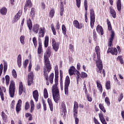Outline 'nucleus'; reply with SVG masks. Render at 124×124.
<instances>
[{
    "instance_id": "338daca9",
    "label": "nucleus",
    "mask_w": 124,
    "mask_h": 124,
    "mask_svg": "<svg viewBox=\"0 0 124 124\" xmlns=\"http://www.w3.org/2000/svg\"><path fill=\"white\" fill-rule=\"evenodd\" d=\"M7 70V64L6 63H4L3 73H5L6 72Z\"/></svg>"
},
{
    "instance_id": "4be33fe9",
    "label": "nucleus",
    "mask_w": 124,
    "mask_h": 124,
    "mask_svg": "<svg viewBox=\"0 0 124 124\" xmlns=\"http://www.w3.org/2000/svg\"><path fill=\"white\" fill-rule=\"evenodd\" d=\"M17 63L18 67L22 66V56L21 54H19L17 56Z\"/></svg>"
},
{
    "instance_id": "f3484780",
    "label": "nucleus",
    "mask_w": 124,
    "mask_h": 124,
    "mask_svg": "<svg viewBox=\"0 0 124 124\" xmlns=\"http://www.w3.org/2000/svg\"><path fill=\"white\" fill-rule=\"evenodd\" d=\"M61 109L63 113V117L66 115L67 111L66 110V106H65V102L64 101L62 102L61 104Z\"/></svg>"
},
{
    "instance_id": "680f3d73",
    "label": "nucleus",
    "mask_w": 124,
    "mask_h": 124,
    "mask_svg": "<svg viewBox=\"0 0 124 124\" xmlns=\"http://www.w3.org/2000/svg\"><path fill=\"white\" fill-rule=\"evenodd\" d=\"M76 3L77 6L79 8L81 6V0H76Z\"/></svg>"
},
{
    "instance_id": "5701e85b",
    "label": "nucleus",
    "mask_w": 124,
    "mask_h": 124,
    "mask_svg": "<svg viewBox=\"0 0 124 124\" xmlns=\"http://www.w3.org/2000/svg\"><path fill=\"white\" fill-rule=\"evenodd\" d=\"M47 103H48L50 111L53 112V111H54V106H53V102H52V100H51L50 98H48Z\"/></svg>"
},
{
    "instance_id": "393cba45",
    "label": "nucleus",
    "mask_w": 124,
    "mask_h": 124,
    "mask_svg": "<svg viewBox=\"0 0 124 124\" xmlns=\"http://www.w3.org/2000/svg\"><path fill=\"white\" fill-rule=\"evenodd\" d=\"M55 83H59V70H55Z\"/></svg>"
},
{
    "instance_id": "e433bc0d",
    "label": "nucleus",
    "mask_w": 124,
    "mask_h": 124,
    "mask_svg": "<svg viewBox=\"0 0 124 124\" xmlns=\"http://www.w3.org/2000/svg\"><path fill=\"white\" fill-rule=\"evenodd\" d=\"M106 88L107 90H110L111 89V82H110V80H108L106 81Z\"/></svg>"
},
{
    "instance_id": "0eeeda50",
    "label": "nucleus",
    "mask_w": 124,
    "mask_h": 124,
    "mask_svg": "<svg viewBox=\"0 0 124 124\" xmlns=\"http://www.w3.org/2000/svg\"><path fill=\"white\" fill-rule=\"evenodd\" d=\"M9 93L10 97L13 98L15 95V82H14V80H11L10 81Z\"/></svg>"
},
{
    "instance_id": "6e6552de",
    "label": "nucleus",
    "mask_w": 124,
    "mask_h": 124,
    "mask_svg": "<svg viewBox=\"0 0 124 124\" xmlns=\"http://www.w3.org/2000/svg\"><path fill=\"white\" fill-rule=\"evenodd\" d=\"M95 22V14L93 9L90 10V26L91 29H93Z\"/></svg>"
},
{
    "instance_id": "de8ad7c7",
    "label": "nucleus",
    "mask_w": 124,
    "mask_h": 124,
    "mask_svg": "<svg viewBox=\"0 0 124 124\" xmlns=\"http://www.w3.org/2000/svg\"><path fill=\"white\" fill-rule=\"evenodd\" d=\"M78 108L79 106H78V103L77 102H74L73 110L78 111Z\"/></svg>"
},
{
    "instance_id": "49530a36",
    "label": "nucleus",
    "mask_w": 124,
    "mask_h": 124,
    "mask_svg": "<svg viewBox=\"0 0 124 124\" xmlns=\"http://www.w3.org/2000/svg\"><path fill=\"white\" fill-rule=\"evenodd\" d=\"M62 32L64 35L66 34V28L65 27V25L64 24L62 25Z\"/></svg>"
},
{
    "instance_id": "69168bd1",
    "label": "nucleus",
    "mask_w": 124,
    "mask_h": 124,
    "mask_svg": "<svg viewBox=\"0 0 124 124\" xmlns=\"http://www.w3.org/2000/svg\"><path fill=\"white\" fill-rule=\"evenodd\" d=\"M28 63H29V60H26L24 62V63H23V66L24 68H26V67L28 66Z\"/></svg>"
},
{
    "instance_id": "09e8293b",
    "label": "nucleus",
    "mask_w": 124,
    "mask_h": 124,
    "mask_svg": "<svg viewBox=\"0 0 124 124\" xmlns=\"http://www.w3.org/2000/svg\"><path fill=\"white\" fill-rule=\"evenodd\" d=\"M54 15H55V10L54 9H52L49 13V16L51 18H53Z\"/></svg>"
},
{
    "instance_id": "dca6fc26",
    "label": "nucleus",
    "mask_w": 124,
    "mask_h": 124,
    "mask_svg": "<svg viewBox=\"0 0 124 124\" xmlns=\"http://www.w3.org/2000/svg\"><path fill=\"white\" fill-rule=\"evenodd\" d=\"M38 42L39 44L38 48V54L40 55V54L42 52V40H41V38H38Z\"/></svg>"
},
{
    "instance_id": "20e7f679",
    "label": "nucleus",
    "mask_w": 124,
    "mask_h": 124,
    "mask_svg": "<svg viewBox=\"0 0 124 124\" xmlns=\"http://www.w3.org/2000/svg\"><path fill=\"white\" fill-rule=\"evenodd\" d=\"M27 23L28 27L30 31L32 30V31L35 32V33H38V31H39V29L40 28L39 24H35L33 26L32 28V22H31V18L27 20Z\"/></svg>"
},
{
    "instance_id": "a878e982",
    "label": "nucleus",
    "mask_w": 124,
    "mask_h": 124,
    "mask_svg": "<svg viewBox=\"0 0 124 124\" xmlns=\"http://www.w3.org/2000/svg\"><path fill=\"white\" fill-rule=\"evenodd\" d=\"M75 72H76V69L74 66H72L69 70V74L71 76L74 74Z\"/></svg>"
},
{
    "instance_id": "8fccbe9b",
    "label": "nucleus",
    "mask_w": 124,
    "mask_h": 124,
    "mask_svg": "<svg viewBox=\"0 0 124 124\" xmlns=\"http://www.w3.org/2000/svg\"><path fill=\"white\" fill-rule=\"evenodd\" d=\"M105 101L108 106H110L111 103L110 102V99H109V97H106L105 98Z\"/></svg>"
},
{
    "instance_id": "052dcab7",
    "label": "nucleus",
    "mask_w": 124,
    "mask_h": 124,
    "mask_svg": "<svg viewBox=\"0 0 124 124\" xmlns=\"http://www.w3.org/2000/svg\"><path fill=\"white\" fill-rule=\"evenodd\" d=\"M74 112V118H77L78 116V110H73Z\"/></svg>"
},
{
    "instance_id": "13d9d810",
    "label": "nucleus",
    "mask_w": 124,
    "mask_h": 124,
    "mask_svg": "<svg viewBox=\"0 0 124 124\" xmlns=\"http://www.w3.org/2000/svg\"><path fill=\"white\" fill-rule=\"evenodd\" d=\"M84 3L85 11H88V0H85Z\"/></svg>"
},
{
    "instance_id": "5fc2aeb1",
    "label": "nucleus",
    "mask_w": 124,
    "mask_h": 124,
    "mask_svg": "<svg viewBox=\"0 0 124 124\" xmlns=\"http://www.w3.org/2000/svg\"><path fill=\"white\" fill-rule=\"evenodd\" d=\"M42 103L44 107V111H46L47 110V105H46V103H45V100L44 99H42Z\"/></svg>"
},
{
    "instance_id": "37998d69",
    "label": "nucleus",
    "mask_w": 124,
    "mask_h": 124,
    "mask_svg": "<svg viewBox=\"0 0 124 124\" xmlns=\"http://www.w3.org/2000/svg\"><path fill=\"white\" fill-rule=\"evenodd\" d=\"M32 42L34 46V48H36V47H37V40H36V37H34L32 38Z\"/></svg>"
},
{
    "instance_id": "c03bdc74",
    "label": "nucleus",
    "mask_w": 124,
    "mask_h": 124,
    "mask_svg": "<svg viewBox=\"0 0 124 124\" xmlns=\"http://www.w3.org/2000/svg\"><path fill=\"white\" fill-rule=\"evenodd\" d=\"M16 111L17 114H19L20 113V111L21 110H22V106H18L16 105Z\"/></svg>"
},
{
    "instance_id": "9d476101",
    "label": "nucleus",
    "mask_w": 124,
    "mask_h": 124,
    "mask_svg": "<svg viewBox=\"0 0 124 124\" xmlns=\"http://www.w3.org/2000/svg\"><path fill=\"white\" fill-rule=\"evenodd\" d=\"M52 49L54 50L55 52H58L60 49V42H57L56 39L54 38L52 39Z\"/></svg>"
},
{
    "instance_id": "ea45409f",
    "label": "nucleus",
    "mask_w": 124,
    "mask_h": 124,
    "mask_svg": "<svg viewBox=\"0 0 124 124\" xmlns=\"http://www.w3.org/2000/svg\"><path fill=\"white\" fill-rule=\"evenodd\" d=\"M5 81H6V86H8L9 85V82L10 81V77L8 75L5 76Z\"/></svg>"
},
{
    "instance_id": "c9c22d12",
    "label": "nucleus",
    "mask_w": 124,
    "mask_h": 124,
    "mask_svg": "<svg viewBox=\"0 0 124 124\" xmlns=\"http://www.w3.org/2000/svg\"><path fill=\"white\" fill-rule=\"evenodd\" d=\"M99 108L100 109V110H101V111H102L104 113H106V109H105L104 106H103V104H99Z\"/></svg>"
},
{
    "instance_id": "7ed1b4c3",
    "label": "nucleus",
    "mask_w": 124,
    "mask_h": 124,
    "mask_svg": "<svg viewBox=\"0 0 124 124\" xmlns=\"http://www.w3.org/2000/svg\"><path fill=\"white\" fill-rule=\"evenodd\" d=\"M107 23L108 25V31H111L110 37L109 38V41L108 43V47H112L113 46V40L115 38V31H112V25H111V22L108 19H107Z\"/></svg>"
},
{
    "instance_id": "72a5a7b5",
    "label": "nucleus",
    "mask_w": 124,
    "mask_h": 124,
    "mask_svg": "<svg viewBox=\"0 0 124 124\" xmlns=\"http://www.w3.org/2000/svg\"><path fill=\"white\" fill-rule=\"evenodd\" d=\"M0 12L2 15H6V13H7V9L5 7H3L0 10Z\"/></svg>"
},
{
    "instance_id": "79ce46f5",
    "label": "nucleus",
    "mask_w": 124,
    "mask_h": 124,
    "mask_svg": "<svg viewBox=\"0 0 124 124\" xmlns=\"http://www.w3.org/2000/svg\"><path fill=\"white\" fill-rule=\"evenodd\" d=\"M26 118H29V121H32V115L30 113H26L25 114Z\"/></svg>"
},
{
    "instance_id": "cd10ccee",
    "label": "nucleus",
    "mask_w": 124,
    "mask_h": 124,
    "mask_svg": "<svg viewBox=\"0 0 124 124\" xmlns=\"http://www.w3.org/2000/svg\"><path fill=\"white\" fill-rule=\"evenodd\" d=\"M109 10L110 14L112 15L113 18L115 19L116 17V11L113 9V7H111Z\"/></svg>"
},
{
    "instance_id": "6ab92c4d",
    "label": "nucleus",
    "mask_w": 124,
    "mask_h": 124,
    "mask_svg": "<svg viewBox=\"0 0 124 124\" xmlns=\"http://www.w3.org/2000/svg\"><path fill=\"white\" fill-rule=\"evenodd\" d=\"M22 16V11H19L18 13H17L15 16L14 19L13 20V23H16Z\"/></svg>"
},
{
    "instance_id": "3c124183",
    "label": "nucleus",
    "mask_w": 124,
    "mask_h": 124,
    "mask_svg": "<svg viewBox=\"0 0 124 124\" xmlns=\"http://www.w3.org/2000/svg\"><path fill=\"white\" fill-rule=\"evenodd\" d=\"M20 41L21 44H22L23 45L25 44V36L24 35L21 36Z\"/></svg>"
},
{
    "instance_id": "bf43d9fd",
    "label": "nucleus",
    "mask_w": 124,
    "mask_h": 124,
    "mask_svg": "<svg viewBox=\"0 0 124 124\" xmlns=\"http://www.w3.org/2000/svg\"><path fill=\"white\" fill-rule=\"evenodd\" d=\"M30 108V103L29 102H27L25 104V110H29Z\"/></svg>"
},
{
    "instance_id": "bb28decb",
    "label": "nucleus",
    "mask_w": 124,
    "mask_h": 124,
    "mask_svg": "<svg viewBox=\"0 0 124 124\" xmlns=\"http://www.w3.org/2000/svg\"><path fill=\"white\" fill-rule=\"evenodd\" d=\"M117 8L118 11H122V1L121 0H118L117 2Z\"/></svg>"
},
{
    "instance_id": "423d86ee",
    "label": "nucleus",
    "mask_w": 124,
    "mask_h": 124,
    "mask_svg": "<svg viewBox=\"0 0 124 124\" xmlns=\"http://www.w3.org/2000/svg\"><path fill=\"white\" fill-rule=\"evenodd\" d=\"M46 67L44 68V76L46 78V81L49 80V76L48 74L52 69V66L51 64L45 63Z\"/></svg>"
},
{
    "instance_id": "f257e3e1",
    "label": "nucleus",
    "mask_w": 124,
    "mask_h": 124,
    "mask_svg": "<svg viewBox=\"0 0 124 124\" xmlns=\"http://www.w3.org/2000/svg\"><path fill=\"white\" fill-rule=\"evenodd\" d=\"M95 51L97 55V59L98 61L96 62V66L97 68L96 69V71L97 73H101L102 69H103V65L102 64V62L100 60V47L99 46H97L95 47Z\"/></svg>"
},
{
    "instance_id": "f8f14e48",
    "label": "nucleus",
    "mask_w": 124,
    "mask_h": 124,
    "mask_svg": "<svg viewBox=\"0 0 124 124\" xmlns=\"http://www.w3.org/2000/svg\"><path fill=\"white\" fill-rule=\"evenodd\" d=\"M33 81V72H31L28 75V85L31 86Z\"/></svg>"
},
{
    "instance_id": "e2e57ef3",
    "label": "nucleus",
    "mask_w": 124,
    "mask_h": 124,
    "mask_svg": "<svg viewBox=\"0 0 124 124\" xmlns=\"http://www.w3.org/2000/svg\"><path fill=\"white\" fill-rule=\"evenodd\" d=\"M11 108L12 109H14L15 108V100H13L11 104Z\"/></svg>"
},
{
    "instance_id": "0e129e2a",
    "label": "nucleus",
    "mask_w": 124,
    "mask_h": 124,
    "mask_svg": "<svg viewBox=\"0 0 124 124\" xmlns=\"http://www.w3.org/2000/svg\"><path fill=\"white\" fill-rule=\"evenodd\" d=\"M87 100L90 102H92V101H93V98L90 96V95H89L88 94H87Z\"/></svg>"
},
{
    "instance_id": "ddd939ff",
    "label": "nucleus",
    "mask_w": 124,
    "mask_h": 124,
    "mask_svg": "<svg viewBox=\"0 0 124 124\" xmlns=\"http://www.w3.org/2000/svg\"><path fill=\"white\" fill-rule=\"evenodd\" d=\"M108 54L111 53V55L117 56L118 55V49L115 47H109L107 50Z\"/></svg>"
},
{
    "instance_id": "6e6d98bb",
    "label": "nucleus",
    "mask_w": 124,
    "mask_h": 124,
    "mask_svg": "<svg viewBox=\"0 0 124 124\" xmlns=\"http://www.w3.org/2000/svg\"><path fill=\"white\" fill-rule=\"evenodd\" d=\"M12 75L14 78H17V73L16 72V70L15 69H13L12 71Z\"/></svg>"
},
{
    "instance_id": "2f4dec72",
    "label": "nucleus",
    "mask_w": 124,
    "mask_h": 124,
    "mask_svg": "<svg viewBox=\"0 0 124 124\" xmlns=\"http://www.w3.org/2000/svg\"><path fill=\"white\" fill-rule=\"evenodd\" d=\"M99 82V81L98 80L96 81L97 88L99 89L101 93H102V91H103V89H102V85H101L100 82Z\"/></svg>"
},
{
    "instance_id": "a19ab883",
    "label": "nucleus",
    "mask_w": 124,
    "mask_h": 124,
    "mask_svg": "<svg viewBox=\"0 0 124 124\" xmlns=\"http://www.w3.org/2000/svg\"><path fill=\"white\" fill-rule=\"evenodd\" d=\"M93 37L94 41H96V40H97V34H96L95 29H94L93 30Z\"/></svg>"
},
{
    "instance_id": "c85d7f7f",
    "label": "nucleus",
    "mask_w": 124,
    "mask_h": 124,
    "mask_svg": "<svg viewBox=\"0 0 124 124\" xmlns=\"http://www.w3.org/2000/svg\"><path fill=\"white\" fill-rule=\"evenodd\" d=\"M35 15V8L32 7L31 9V11L30 12V16H31V19H33Z\"/></svg>"
},
{
    "instance_id": "a211bd4d",
    "label": "nucleus",
    "mask_w": 124,
    "mask_h": 124,
    "mask_svg": "<svg viewBox=\"0 0 124 124\" xmlns=\"http://www.w3.org/2000/svg\"><path fill=\"white\" fill-rule=\"evenodd\" d=\"M73 24L76 28V29H78V30H80L83 28V26H82V23H79V21L78 20H74L73 22Z\"/></svg>"
},
{
    "instance_id": "b1692460",
    "label": "nucleus",
    "mask_w": 124,
    "mask_h": 124,
    "mask_svg": "<svg viewBox=\"0 0 124 124\" xmlns=\"http://www.w3.org/2000/svg\"><path fill=\"white\" fill-rule=\"evenodd\" d=\"M60 84H61V91H63V87L62 86V78H63V73L62 70H60Z\"/></svg>"
},
{
    "instance_id": "864d4df0",
    "label": "nucleus",
    "mask_w": 124,
    "mask_h": 124,
    "mask_svg": "<svg viewBox=\"0 0 124 124\" xmlns=\"http://www.w3.org/2000/svg\"><path fill=\"white\" fill-rule=\"evenodd\" d=\"M99 118L100 119V121H101L102 120H104V116L103 115V113L102 111L100 112V113H98Z\"/></svg>"
},
{
    "instance_id": "58836bf2",
    "label": "nucleus",
    "mask_w": 124,
    "mask_h": 124,
    "mask_svg": "<svg viewBox=\"0 0 124 124\" xmlns=\"http://www.w3.org/2000/svg\"><path fill=\"white\" fill-rule=\"evenodd\" d=\"M48 91L47 90V89L45 88L44 90V97L45 98H48Z\"/></svg>"
},
{
    "instance_id": "7c9ffc66",
    "label": "nucleus",
    "mask_w": 124,
    "mask_h": 124,
    "mask_svg": "<svg viewBox=\"0 0 124 124\" xmlns=\"http://www.w3.org/2000/svg\"><path fill=\"white\" fill-rule=\"evenodd\" d=\"M30 104H31V110L30 112L31 113H32L34 110V102H33V100H31L30 101Z\"/></svg>"
},
{
    "instance_id": "603ef678",
    "label": "nucleus",
    "mask_w": 124,
    "mask_h": 124,
    "mask_svg": "<svg viewBox=\"0 0 124 124\" xmlns=\"http://www.w3.org/2000/svg\"><path fill=\"white\" fill-rule=\"evenodd\" d=\"M51 28L54 35H56V34H57V32H56V29L53 24L51 25Z\"/></svg>"
},
{
    "instance_id": "aec40b11",
    "label": "nucleus",
    "mask_w": 124,
    "mask_h": 124,
    "mask_svg": "<svg viewBox=\"0 0 124 124\" xmlns=\"http://www.w3.org/2000/svg\"><path fill=\"white\" fill-rule=\"evenodd\" d=\"M96 31L99 33L100 32L101 35H103V34H104V30H103V28L99 25L97 26Z\"/></svg>"
},
{
    "instance_id": "c756f323",
    "label": "nucleus",
    "mask_w": 124,
    "mask_h": 124,
    "mask_svg": "<svg viewBox=\"0 0 124 124\" xmlns=\"http://www.w3.org/2000/svg\"><path fill=\"white\" fill-rule=\"evenodd\" d=\"M48 45H49V37L48 36H46L45 37L44 42L45 47L47 48V47H48Z\"/></svg>"
},
{
    "instance_id": "412c9836",
    "label": "nucleus",
    "mask_w": 124,
    "mask_h": 124,
    "mask_svg": "<svg viewBox=\"0 0 124 124\" xmlns=\"http://www.w3.org/2000/svg\"><path fill=\"white\" fill-rule=\"evenodd\" d=\"M33 97L36 101L37 102L38 101V97H39V94L38 93V91L37 90H35L32 92Z\"/></svg>"
},
{
    "instance_id": "4468645a",
    "label": "nucleus",
    "mask_w": 124,
    "mask_h": 124,
    "mask_svg": "<svg viewBox=\"0 0 124 124\" xmlns=\"http://www.w3.org/2000/svg\"><path fill=\"white\" fill-rule=\"evenodd\" d=\"M45 32H46V29H45V27H41L39 29L38 38H41V37H44V35L45 34Z\"/></svg>"
},
{
    "instance_id": "4c0bfd02",
    "label": "nucleus",
    "mask_w": 124,
    "mask_h": 124,
    "mask_svg": "<svg viewBox=\"0 0 124 124\" xmlns=\"http://www.w3.org/2000/svg\"><path fill=\"white\" fill-rule=\"evenodd\" d=\"M49 79L50 84H53L54 82V74L53 73L49 75Z\"/></svg>"
},
{
    "instance_id": "2eb2a0df",
    "label": "nucleus",
    "mask_w": 124,
    "mask_h": 124,
    "mask_svg": "<svg viewBox=\"0 0 124 124\" xmlns=\"http://www.w3.org/2000/svg\"><path fill=\"white\" fill-rule=\"evenodd\" d=\"M25 93V88H24V85H23V82L20 81L19 84L18 88V94L19 95H22L23 93Z\"/></svg>"
},
{
    "instance_id": "39448f33",
    "label": "nucleus",
    "mask_w": 124,
    "mask_h": 124,
    "mask_svg": "<svg viewBox=\"0 0 124 124\" xmlns=\"http://www.w3.org/2000/svg\"><path fill=\"white\" fill-rule=\"evenodd\" d=\"M52 54V47L51 46H48L44 54V60L45 63L51 64L50 63V60L49 58L51 57V54Z\"/></svg>"
},
{
    "instance_id": "a18cd8bd",
    "label": "nucleus",
    "mask_w": 124,
    "mask_h": 124,
    "mask_svg": "<svg viewBox=\"0 0 124 124\" xmlns=\"http://www.w3.org/2000/svg\"><path fill=\"white\" fill-rule=\"evenodd\" d=\"M76 74L77 75V82L78 84V83H79V79L80 77V75H81V74H80V72H79V71L76 70Z\"/></svg>"
},
{
    "instance_id": "774afa93",
    "label": "nucleus",
    "mask_w": 124,
    "mask_h": 124,
    "mask_svg": "<svg viewBox=\"0 0 124 124\" xmlns=\"http://www.w3.org/2000/svg\"><path fill=\"white\" fill-rule=\"evenodd\" d=\"M85 20L86 23H88V11H85Z\"/></svg>"
},
{
    "instance_id": "4d7b16f0",
    "label": "nucleus",
    "mask_w": 124,
    "mask_h": 124,
    "mask_svg": "<svg viewBox=\"0 0 124 124\" xmlns=\"http://www.w3.org/2000/svg\"><path fill=\"white\" fill-rule=\"evenodd\" d=\"M124 98V94H123V93H121L120 94L119 97L118 98V101H119V102H121V101H122V100Z\"/></svg>"
},
{
    "instance_id": "f704fd0d",
    "label": "nucleus",
    "mask_w": 124,
    "mask_h": 124,
    "mask_svg": "<svg viewBox=\"0 0 124 124\" xmlns=\"http://www.w3.org/2000/svg\"><path fill=\"white\" fill-rule=\"evenodd\" d=\"M1 117H2V119L3 121H4V122L5 123H6V122L7 120V115H6L5 114V113H4V111H2Z\"/></svg>"
},
{
    "instance_id": "f03ea898",
    "label": "nucleus",
    "mask_w": 124,
    "mask_h": 124,
    "mask_svg": "<svg viewBox=\"0 0 124 124\" xmlns=\"http://www.w3.org/2000/svg\"><path fill=\"white\" fill-rule=\"evenodd\" d=\"M58 84L59 83H55L52 86V96L56 103H58V101L60 100V97H61V95H60V90H59V88L58 87Z\"/></svg>"
},
{
    "instance_id": "473e14b6",
    "label": "nucleus",
    "mask_w": 124,
    "mask_h": 124,
    "mask_svg": "<svg viewBox=\"0 0 124 124\" xmlns=\"http://www.w3.org/2000/svg\"><path fill=\"white\" fill-rule=\"evenodd\" d=\"M87 77H88V74L84 72H82L81 73L80 76L78 77V78H79V79H84V78H87Z\"/></svg>"
},
{
    "instance_id": "9b49d317",
    "label": "nucleus",
    "mask_w": 124,
    "mask_h": 124,
    "mask_svg": "<svg viewBox=\"0 0 124 124\" xmlns=\"http://www.w3.org/2000/svg\"><path fill=\"white\" fill-rule=\"evenodd\" d=\"M31 7H32V2H31V0H27L26 3L24 5V12H27V10H28V8H31Z\"/></svg>"
},
{
    "instance_id": "1a4fd4ad",
    "label": "nucleus",
    "mask_w": 124,
    "mask_h": 124,
    "mask_svg": "<svg viewBox=\"0 0 124 124\" xmlns=\"http://www.w3.org/2000/svg\"><path fill=\"white\" fill-rule=\"evenodd\" d=\"M70 84V78L69 76H67L65 78L64 82V92L65 94L68 95V87H69V84Z\"/></svg>"
}]
</instances>
